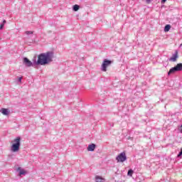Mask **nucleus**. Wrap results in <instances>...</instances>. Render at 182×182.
<instances>
[{
    "mask_svg": "<svg viewBox=\"0 0 182 182\" xmlns=\"http://www.w3.org/2000/svg\"><path fill=\"white\" fill-rule=\"evenodd\" d=\"M32 33H33V31H26V35H29V34L32 35Z\"/></svg>",
    "mask_w": 182,
    "mask_h": 182,
    "instance_id": "dca6fc26",
    "label": "nucleus"
},
{
    "mask_svg": "<svg viewBox=\"0 0 182 182\" xmlns=\"http://www.w3.org/2000/svg\"><path fill=\"white\" fill-rule=\"evenodd\" d=\"M17 170H19V175L20 176H25V174H26V173H28L26 171H25L24 169H21V167H18L17 168Z\"/></svg>",
    "mask_w": 182,
    "mask_h": 182,
    "instance_id": "1a4fd4ad",
    "label": "nucleus"
},
{
    "mask_svg": "<svg viewBox=\"0 0 182 182\" xmlns=\"http://www.w3.org/2000/svg\"><path fill=\"white\" fill-rule=\"evenodd\" d=\"M95 149H96V145L94 144L89 145L87 147L88 151H94Z\"/></svg>",
    "mask_w": 182,
    "mask_h": 182,
    "instance_id": "6e6552de",
    "label": "nucleus"
},
{
    "mask_svg": "<svg viewBox=\"0 0 182 182\" xmlns=\"http://www.w3.org/2000/svg\"><path fill=\"white\" fill-rule=\"evenodd\" d=\"M133 173H134L133 170L129 169V170L128 171L127 175H128V176H130V177H132V176H133Z\"/></svg>",
    "mask_w": 182,
    "mask_h": 182,
    "instance_id": "2eb2a0df",
    "label": "nucleus"
},
{
    "mask_svg": "<svg viewBox=\"0 0 182 182\" xmlns=\"http://www.w3.org/2000/svg\"><path fill=\"white\" fill-rule=\"evenodd\" d=\"M1 113H2V114H4L5 116H8V114H9V111L6 108H2Z\"/></svg>",
    "mask_w": 182,
    "mask_h": 182,
    "instance_id": "9d476101",
    "label": "nucleus"
},
{
    "mask_svg": "<svg viewBox=\"0 0 182 182\" xmlns=\"http://www.w3.org/2000/svg\"><path fill=\"white\" fill-rule=\"evenodd\" d=\"M112 65V60H109L107 59L104 60L102 64V71L106 72L107 70V68Z\"/></svg>",
    "mask_w": 182,
    "mask_h": 182,
    "instance_id": "39448f33",
    "label": "nucleus"
},
{
    "mask_svg": "<svg viewBox=\"0 0 182 182\" xmlns=\"http://www.w3.org/2000/svg\"><path fill=\"white\" fill-rule=\"evenodd\" d=\"M167 0H161V4H165Z\"/></svg>",
    "mask_w": 182,
    "mask_h": 182,
    "instance_id": "a211bd4d",
    "label": "nucleus"
},
{
    "mask_svg": "<svg viewBox=\"0 0 182 182\" xmlns=\"http://www.w3.org/2000/svg\"><path fill=\"white\" fill-rule=\"evenodd\" d=\"M181 70H182V63H178L175 67L169 70L168 75H173L176 72H181Z\"/></svg>",
    "mask_w": 182,
    "mask_h": 182,
    "instance_id": "7ed1b4c3",
    "label": "nucleus"
},
{
    "mask_svg": "<svg viewBox=\"0 0 182 182\" xmlns=\"http://www.w3.org/2000/svg\"><path fill=\"white\" fill-rule=\"evenodd\" d=\"M96 182H105V178H102L101 176H95Z\"/></svg>",
    "mask_w": 182,
    "mask_h": 182,
    "instance_id": "9b49d317",
    "label": "nucleus"
},
{
    "mask_svg": "<svg viewBox=\"0 0 182 182\" xmlns=\"http://www.w3.org/2000/svg\"><path fill=\"white\" fill-rule=\"evenodd\" d=\"M151 1H153V0H146V2H147V4H150V2H151Z\"/></svg>",
    "mask_w": 182,
    "mask_h": 182,
    "instance_id": "6ab92c4d",
    "label": "nucleus"
},
{
    "mask_svg": "<svg viewBox=\"0 0 182 182\" xmlns=\"http://www.w3.org/2000/svg\"><path fill=\"white\" fill-rule=\"evenodd\" d=\"M170 29H171V26H170V24H167L166 26H165L164 32H168Z\"/></svg>",
    "mask_w": 182,
    "mask_h": 182,
    "instance_id": "f8f14e48",
    "label": "nucleus"
},
{
    "mask_svg": "<svg viewBox=\"0 0 182 182\" xmlns=\"http://www.w3.org/2000/svg\"><path fill=\"white\" fill-rule=\"evenodd\" d=\"M178 58V53H176L172 57L169 59L171 62H176Z\"/></svg>",
    "mask_w": 182,
    "mask_h": 182,
    "instance_id": "0eeeda50",
    "label": "nucleus"
},
{
    "mask_svg": "<svg viewBox=\"0 0 182 182\" xmlns=\"http://www.w3.org/2000/svg\"><path fill=\"white\" fill-rule=\"evenodd\" d=\"M5 23H6V20L3 21V23L0 25V29H3L5 26Z\"/></svg>",
    "mask_w": 182,
    "mask_h": 182,
    "instance_id": "4468645a",
    "label": "nucleus"
},
{
    "mask_svg": "<svg viewBox=\"0 0 182 182\" xmlns=\"http://www.w3.org/2000/svg\"><path fill=\"white\" fill-rule=\"evenodd\" d=\"M53 58V54L52 53L48 52L46 53H41L38 55V59L36 63L37 65H48L50 62H52V58Z\"/></svg>",
    "mask_w": 182,
    "mask_h": 182,
    "instance_id": "f257e3e1",
    "label": "nucleus"
},
{
    "mask_svg": "<svg viewBox=\"0 0 182 182\" xmlns=\"http://www.w3.org/2000/svg\"><path fill=\"white\" fill-rule=\"evenodd\" d=\"M12 145L11 147V151L14 153H16V151H19V147H21V137L18 136L14 139L12 141Z\"/></svg>",
    "mask_w": 182,
    "mask_h": 182,
    "instance_id": "f03ea898",
    "label": "nucleus"
},
{
    "mask_svg": "<svg viewBox=\"0 0 182 182\" xmlns=\"http://www.w3.org/2000/svg\"><path fill=\"white\" fill-rule=\"evenodd\" d=\"M116 160L118 163H124V161H126V160H127V156H126V152L123 151L121 154H118Z\"/></svg>",
    "mask_w": 182,
    "mask_h": 182,
    "instance_id": "20e7f679",
    "label": "nucleus"
},
{
    "mask_svg": "<svg viewBox=\"0 0 182 182\" xmlns=\"http://www.w3.org/2000/svg\"><path fill=\"white\" fill-rule=\"evenodd\" d=\"M23 63L26 65V66H28L30 68V66H32V62L28 59V58H23Z\"/></svg>",
    "mask_w": 182,
    "mask_h": 182,
    "instance_id": "423d86ee",
    "label": "nucleus"
},
{
    "mask_svg": "<svg viewBox=\"0 0 182 182\" xmlns=\"http://www.w3.org/2000/svg\"><path fill=\"white\" fill-rule=\"evenodd\" d=\"M18 82H20V83L22 82V77H18Z\"/></svg>",
    "mask_w": 182,
    "mask_h": 182,
    "instance_id": "f3484780",
    "label": "nucleus"
},
{
    "mask_svg": "<svg viewBox=\"0 0 182 182\" xmlns=\"http://www.w3.org/2000/svg\"><path fill=\"white\" fill-rule=\"evenodd\" d=\"M80 7L79 6V5L75 4V5L73 6V11H75V12H77V11H79V9H80Z\"/></svg>",
    "mask_w": 182,
    "mask_h": 182,
    "instance_id": "ddd939ff",
    "label": "nucleus"
}]
</instances>
